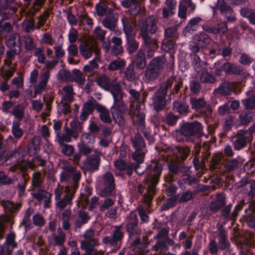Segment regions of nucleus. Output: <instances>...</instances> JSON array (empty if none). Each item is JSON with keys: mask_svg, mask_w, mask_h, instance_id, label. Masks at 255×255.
I'll return each instance as SVG.
<instances>
[{"mask_svg": "<svg viewBox=\"0 0 255 255\" xmlns=\"http://www.w3.org/2000/svg\"><path fill=\"white\" fill-rule=\"evenodd\" d=\"M210 149V147L206 142H204L202 146L200 144H195L193 150L195 155L193 162L195 168L197 169L200 167V163L205 164L207 161L209 169L213 174L217 176L212 180L215 184L212 186V190H215L222 186V179L221 177L223 176V169L222 168L223 164V155L222 153H216L212 156L211 160H209V157L211 156Z\"/></svg>", "mask_w": 255, "mask_h": 255, "instance_id": "nucleus-1", "label": "nucleus"}, {"mask_svg": "<svg viewBox=\"0 0 255 255\" xmlns=\"http://www.w3.org/2000/svg\"><path fill=\"white\" fill-rule=\"evenodd\" d=\"M183 82L180 78L176 77L168 78L154 93L152 97L153 109L157 113L163 111L166 107L168 99L166 98L168 90H170V96L178 94Z\"/></svg>", "mask_w": 255, "mask_h": 255, "instance_id": "nucleus-2", "label": "nucleus"}, {"mask_svg": "<svg viewBox=\"0 0 255 255\" xmlns=\"http://www.w3.org/2000/svg\"><path fill=\"white\" fill-rule=\"evenodd\" d=\"M110 92L114 99V104L110 109L112 117L115 123L120 126L124 125V115L128 112L127 106L123 101V96L125 93L122 91L120 85L117 83L112 84Z\"/></svg>", "mask_w": 255, "mask_h": 255, "instance_id": "nucleus-3", "label": "nucleus"}, {"mask_svg": "<svg viewBox=\"0 0 255 255\" xmlns=\"http://www.w3.org/2000/svg\"><path fill=\"white\" fill-rule=\"evenodd\" d=\"M203 127L201 123L195 121L180 124V128L175 130L176 139L179 142L194 141V137H201L203 135Z\"/></svg>", "mask_w": 255, "mask_h": 255, "instance_id": "nucleus-4", "label": "nucleus"}, {"mask_svg": "<svg viewBox=\"0 0 255 255\" xmlns=\"http://www.w3.org/2000/svg\"><path fill=\"white\" fill-rule=\"evenodd\" d=\"M5 45L9 50H6L5 55L9 61V65L14 60L16 55H19L21 51V43L19 34H14L5 38Z\"/></svg>", "mask_w": 255, "mask_h": 255, "instance_id": "nucleus-5", "label": "nucleus"}, {"mask_svg": "<svg viewBox=\"0 0 255 255\" xmlns=\"http://www.w3.org/2000/svg\"><path fill=\"white\" fill-rule=\"evenodd\" d=\"M165 59L163 56L156 57L152 59L146 66L145 77L149 81H153L158 77L161 70L165 66Z\"/></svg>", "mask_w": 255, "mask_h": 255, "instance_id": "nucleus-6", "label": "nucleus"}, {"mask_svg": "<svg viewBox=\"0 0 255 255\" xmlns=\"http://www.w3.org/2000/svg\"><path fill=\"white\" fill-rule=\"evenodd\" d=\"M189 103L191 108L203 117L205 122L208 123L209 120H212L213 110L209 105H207L203 98L191 97Z\"/></svg>", "mask_w": 255, "mask_h": 255, "instance_id": "nucleus-7", "label": "nucleus"}, {"mask_svg": "<svg viewBox=\"0 0 255 255\" xmlns=\"http://www.w3.org/2000/svg\"><path fill=\"white\" fill-rule=\"evenodd\" d=\"M103 187L100 191V196L106 197L112 195L115 188V178L112 173L107 172L103 174L102 177Z\"/></svg>", "mask_w": 255, "mask_h": 255, "instance_id": "nucleus-8", "label": "nucleus"}, {"mask_svg": "<svg viewBox=\"0 0 255 255\" xmlns=\"http://www.w3.org/2000/svg\"><path fill=\"white\" fill-rule=\"evenodd\" d=\"M138 219L137 213L134 211L130 212L127 217L126 223V231L128 233L129 238L139 233L138 228Z\"/></svg>", "mask_w": 255, "mask_h": 255, "instance_id": "nucleus-9", "label": "nucleus"}, {"mask_svg": "<svg viewBox=\"0 0 255 255\" xmlns=\"http://www.w3.org/2000/svg\"><path fill=\"white\" fill-rule=\"evenodd\" d=\"M140 32L154 34L157 30V20L153 15H149L138 22Z\"/></svg>", "mask_w": 255, "mask_h": 255, "instance_id": "nucleus-10", "label": "nucleus"}, {"mask_svg": "<svg viewBox=\"0 0 255 255\" xmlns=\"http://www.w3.org/2000/svg\"><path fill=\"white\" fill-rule=\"evenodd\" d=\"M223 13L222 15L220 14V11H218V17L221 16V20H218L217 19L214 18L213 16V19L214 21L219 22L218 23L216 24L214 26H211L207 24H203L201 25L202 29L206 32L209 33H213L217 37L219 36L220 40L222 41L223 40V22L222 21V17Z\"/></svg>", "mask_w": 255, "mask_h": 255, "instance_id": "nucleus-11", "label": "nucleus"}, {"mask_svg": "<svg viewBox=\"0 0 255 255\" xmlns=\"http://www.w3.org/2000/svg\"><path fill=\"white\" fill-rule=\"evenodd\" d=\"M231 240L240 249V255H250L248 250L250 247L249 241L245 237H240L237 233L231 236Z\"/></svg>", "mask_w": 255, "mask_h": 255, "instance_id": "nucleus-12", "label": "nucleus"}, {"mask_svg": "<svg viewBox=\"0 0 255 255\" xmlns=\"http://www.w3.org/2000/svg\"><path fill=\"white\" fill-rule=\"evenodd\" d=\"M66 194L60 200L56 201V208L59 211H62L68 205L71 206L72 205V201L75 197V193L69 190V187H65Z\"/></svg>", "mask_w": 255, "mask_h": 255, "instance_id": "nucleus-13", "label": "nucleus"}, {"mask_svg": "<svg viewBox=\"0 0 255 255\" xmlns=\"http://www.w3.org/2000/svg\"><path fill=\"white\" fill-rule=\"evenodd\" d=\"M101 159L98 154H91L88 156L84 162L85 170L93 172L99 169Z\"/></svg>", "mask_w": 255, "mask_h": 255, "instance_id": "nucleus-14", "label": "nucleus"}, {"mask_svg": "<svg viewBox=\"0 0 255 255\" xmlns=\"http://www.w3.org/2000/svg\"><path fill=\"white\" fill-rule=\"evenodd\" d=\"M131 64H134L137 70H143L146 66L145 50L140 49L132 58Z\"/></svg>", "mask_w": 255, "mask_h": 255, "instance_id": "nucleus-15", "label": "nucleus"}, {"mask_svg": "<svg viewBox=\"0 0 255 255\" xmlns=\"http://www.w3.org/2000/svg\"><path fill=\"white\" fill-rule=\"evenodd\" d=\"M97 244L98 240L94 238L88 241H82L81 247L85 251L84 255H98V250L94 248Z\"/></svg>", "mask_w": 255, "mask_h": 255, "instance_id": "nucleus-16", "label": "nucleus"}, {"mask_svg": "<svg viewBox=\"0 0 255 255\" xmlns=\"http://www.w3.org/2000/svg\"><path fill=\"white\" fill-rule=\"evenodd\" d=\"M17 10V7L14 6H11L7 3H3L0 6V16L2 17V20L12 18Z\"/></svg>", "mask_w": 255, "mask_h": 255, "instance_id": "nucleus-17", "label": "nucleus"}, {"mask_svg": "<svg viewBox=\"0 0 255 255\" xmlns=\"http://www.w3.org/2000/svg\"><path fill=\"white\" fill-rule=\"evenodd\" d=\"M181 165L175 163H170L168 164V169L169 173L164 175V180L167 183H171L175 180V175H178L180 170Z\"/></svg>", "mask_w": 255, "mask_h": 255, "instance_id": "nucleus-18", "label": "nucleus"}, {"mask_svg": "<svg viewBox=\"0 0 255 255\" xmlns=\"http://www.w3.org/2000/svg\"><path fill=\"white\" fill-rule=\"evenodd\" d=\"M203 21L204 19L200 16L192 18L184 27L183 32L185 33H192L197 31L199 26L202 25L200 24V23Z\"/></svg>", "mask_w": 255, "mask_h": 255, "instance_id": "nucleus-19", "label": "nucleus"}, {"mask_svg": "<svg viewBox=\"0 0 255 255\" xmlns=\"http://www.w3.org/2000/svg\"><path fill=\"white\" fill-rule=\"evenodd\" d=\"M123 31L126 37L135 35L134 32V24L132 20L128 17L124 16L121 19Z\"/></svg>", "mask_w": 255, "mask_h": 255, "instance_id": "nucleus-20", "label": "nucleus"}, {"mask_svg": "<svg viewBox=\"0 0 255 255\" xmlns=\"http://www.w3.org/2000/svg\"><path fill=\"white\" fill-rule=\"evenodd\" d=\"M224 15L226 16V21L224 20V33L225 30L227 31L228 29L229 24L234 23L236 20L235 13L233 12L232 8L226 4L224 2Z\"/></svg>", "mask_w": 255, "mask_h": 255, "instance_id": "nucleus-21", "label": "nucleus"}, {"mask_svg": "<svg viewBox=\"0 0 255 255\" xmlns=\"http://www.w3.org/2000/svg\"><path fill=\"white\" fill-rule=\"evenodd\" d=\"M29 178L30 177L27 173H22L21 177L18 180L16 185L19 197H23L25 195V192Z\"/></svg>", "mask_w": 255, "mask_h": 255, "instance_id": "nucleus-22", "label": "nucleus"}, {"mask_svg": "<svg viewBox=\"0 0 255 255\" xmlns=\"http://www.w3.org/2000/svg\"><path fill=\"white\" fill-rule=\"evenodd\" d=\"M130 140L134 149H146L145 140L139 133H135L133 136H131Z\"/></svg>", "mask_w": 255, "mask_h": 255, "instance_id": "nucleus-23", "label": "nucleus"}, {"mask_svg": "<svg viewBox=\"0 0 255 255\" xmlns=\"http://www.w3.org/2000/svg\"><path fill=\"white\" fill-rule=\"evenodd\" d=\"M189 106L182 101H175L173 103L172 110L174 113H177L180 115L186 116L189 112Z\"/></svg>", "mask_w": 255, "mask_h": 255, "instance_id": "nucleus-24", "label": "nucleus"}, {"mask_svg": "<svg viewBox=\"0 0 255 255\" xmlns=\"http://www.w3.org/2000/svg\"><path fill=\"white\" fill-rule=\"evenodd\" d=\"M135 36H130L126 38V50L129 55L135 53L139 47V42L135 39Z\"/></svg>", "mask_w": 255, "mask_h": 255, "instance_id": "nucleus-25", "label": "nucleus"}, {"mask_svg": "<svg viewBox=\"0 0 255 255\" xmlns=\"http://www.w3.org/2000/svg\"><path fill=\"white\" fill-rule=\"evenodd\" d=\"M194 39L197 43V44L201 47H205L210 44L212 39L210 36L204 32H201L199 34L194 35Z\"/></svg>", "mask_w": 255, "mask_h": 255, "instance_id": "nucleus-26", "label": "nucleus"}, {"mask_svg": "<svg viewBox=\"0 0 255 255\" xmlns=\"http://www.w3.org/2000/svg\"><path fill=\"white\" fill-rule=\"evenodd\" d=\"M32 196L38 201H41L43 199H45V207H49L48 204L50 202L51 194L43 189H39L36 193L31 194Z\"/></svg>", "mask_w": 255, "mask_h": 255, "instance_id": "nucleus-27", "label": "nucleus"}, {"mask_svg": "<svg viewBox=\"0 0 255 255\" xmlns=\"http://www.w3.org/2000/svg\"><path fill=\"white\" fill-rule=\"evenodd\" d=\"M224 71L229 75H241L243 73V68L230 62L224 63Z\"/></svg>", "mask_w": 255, "mask_h": 255, "instance_id": "nucleus-28", "label": "nucleus"}, {"mask_svg": "<svg viewBox=\"0 0 255 255\" xmlns=\"http://www.w3.org/2000/svg\"><path fill=\"white\" fill-rule=\"evenodd\" d=\"M90 219L91 217L87 212L80 210L78 212L77 219L75 222L76 228H81L83 225L86 224Z\"/></svg>", "mask_w": 255, "mask_h": 255, "instance_id": "nucleus-29", "label": "nucleus"}, {"mask_svg": "<svg viewBox=\"0 0 255 255\" xmlns=\"http://www.w3.org/2000/svg\"><path fill=\"white\" fill-rule=\"evenodd\" d=\"M72 182L70 186H66L65 187H69V190L76 193L77 190L79 187V182L81 179L82 174L80 171H77L76 169L75 171L72 175Z\"/></svg>", "mask_w": 255, "mask_h": 255, "instance_id": "nucleus-30", "label": "nucleus"}, {"mask_svg": "<svg viewBox=\"0 0 255 255\" xmlns=\"http://www.w3.org/2000/svg\"><path fill=\"white\" fill-rule=\"evenodd\" d=\"M41 141L37 138H34L26 146L27 153L30 156L35 155L40 149Z\"/></svg>", "mask_w": 255, "mask_h": 255, "instance_id": "nucleus-31", "label": "nucleus"}, {"mask_svg": "<svg viewBox=\"0 0 255 255\" xmlns=\"http://www.w3.org/2000/svg\"><path fill=\"white\" fill-rule=\"evenodd\" d=\"M76 167L72 165H65L62 167V171L60 174V181L61 182L67 181L75 171Z\"/></svg>", "mask_w": 255, "mask_h": 255, "instance_id": "nucleus-32", "label": "nucleus"}, {"mask_svg": "<svg viewBox=\"0 0 255 255\" xmlns=\"http://www.w3.org/2000/svg\"><path fill=\"white\" fill-rule=\"evenodd\" d=\"M117 21L118 18L117 17L112 14L109 13L103 20L102 23L105 27L110 30H114L116 28Z\"/></svg>", "mask_w": 255, "mask_h": 255, "instance_id": "nucleus-33", "label": "nucleus"}, {"mask_svg": "<svg viewBox=\"0 0 255 255\" xmlns=\"http://www.w3.org/2000/svg\"><path fill=\"white\" fill-rule=\"evenodd\" d=\"M97 84L101 88L107 91L111 90V80L110 78L105 74H102L96 80Z\"/></svg>", "mask_w": 255, "mask_h": 255, "instance_id": "nucleus-34", "label": "nucleus"}, {"mask_svg": "<svg viewBox=\"0 0 255 255\" xmlns=\"http://www.w3.org/2000/svg\"><path fill=\"white\" fill-rule=\"evenodd\" d=\"M200 82L203 84H213L216 81V77L210 73L207 69L198 74Z\"/></svg>", "mask_w": 255, "mask_h": 255, "instance_id": "nucleus-35", "label": "nucleus"}, {"mask_svg": "<svg viewBox=\"0 0 255 255\" xmlns=\"http://www.w3.org/2000/svg\"><path fill=\"white\" fill-rule=\"evenodd\" d=\"M147 152V149H134V151L131 154L132 159L135 161V164H140L144 162L145 156Z\"/></svg>", "mask_w": 255, "mask_h": 255, "instance_id": "nucleus-36", "label": "nucleus"}, {"mask_svg": "<svg viewBox=\"0 0 255 255\" xmlns=\"http://www.w3.org/2000/svg\"><path fill=\"white\" fill-rule=\"evenodd\" d=\"M223 206V192L217 194L216 199L210 205V210L213 212L218 211Z\"/></svg>", "mask_w": 255, "mask_h": 255, "instance_id": "nucleus-37", "label": "nucleus"}, {"mask_svg": "<svg viewBox=\"0 0 255 255\" xmlns=\"http://www.w3.org/2000/svg\"><path fill=\"white\" fill-rule=\"evenodd\" d=\"M27 154L26 147L24 146L21 142L13 150L11 151L10 156L20 159L23 158Z\"/></svg>", "mask_w": 255, "mask_h": 255, "instance_id": "nucleus-38", "label": "nucleus"}, {"mask_svg": "<svg viewBox=\"0 0 255 255\" xmlns=\"http://www.w3.org/2000/svg\"><path fill=\"white\" fill-rule=\"evenodd\" d=\"M191 59L192 60V63L194 69L195 71L198 73V74L202 72L204 70L207 69V64L201 60L199 56H195L193 59Z\"/></svg>", "mask_w": 255, "mask_h": 255, "instance_id": "nucleus-39", "label": "nucleus"}, {"mask_svg": "<svg viewBox=\"0 0 255 255\" xmlns=\"http://www.w3.org/2000/svg\"><path fill=\"white\" fill-rule=\"evenodd\" d=\"M178 195L170 197L165 200L162 204L161 209L162 211H167L175 207L178 203Z\"/></svg>", "mask_w": 255, "mask_h": 255, "instance_id": "nucleus-40", "label": "nucleus"}, {"mask_svg": "<svg viewBox=\"0 0 255 255\" xmlns=\"http://www.w3.org/2000/svg\"><path fill=\"white\" fill-rule=\"evenodd\" d=\"M24 110L25 106L23 104L19 103L12 108V114L15 118L20 121L24 117Z\"/></svg>", "mask_w": 255, "mask_h": 255, "instance_id": "nucleus-41", "label": "nucleus"}, {"mask_svg": "<svg viewBox=\"0 0 255 255\" xmlns=\"http://www.w3.org/2000/svg\"><path fill=\"white\" fill-rule=\"evenodd\" d=\"M240 162L236 159H224V168L226 171L230 172L238 168L240 166Z\"/></svg>", "mask_w": 255, "mask_h": 255, "instance_id": "nucleus-42", "label": "nucleus"}, {"mask_svg": "<svg viewBox=\"0 0 255 255\" xmlns=\"http://www.w3.org/2000/svg\"><path fill=\"white\" fill-rule=\"evenodd\" d=\"M33 211L30 208H28L25 212L24 217L22 219V224L24 227L26 231L31 229L33 226L30 220V216L33 213Z\"/></svg>", "mask_w": 255, "mask_h": 255, "instance_id": "nucleus-43", "label": "nucleus"}, {"mask_svg": "<svg viewBox=\"0 0 255 255\" xmlns=\"http://www.w3.org/2000/svg\"><path fill=\"white\" fill-rule=\"evenodd\" d=\"M245 218L248 226L251 228H255V212L252 209H246Z\"/></svg>", "mask_w": 255, "mask_h": 255, "instance_id": "nucleus-44", "label": "nucleus"}, {"mask_svg": "<svg viewBox=\"0 0 255 255\" xmlns=\"http://www.w3.org/2000/svg\"><path fill=\"white\" fill-rule=\"evenodd\" d=\"M176 43L174 40L165 39L162 43V49L166 52L173 53L176 49Z\"/></svg>", "mask_w": 255, "mask_h": 255, "instance_id": "nucleus-45", "label": "nucleus"}, {"mask_svg": "<svg viewBox=\"0 0 255 255\" xmlns=\"http://www.w3.org/2000/svg\"><path fill=\"white\" fill-rule=\"evenodd\" d=\"M178 27L177 26H174L168 27L164 30V36L165 39H169V40H176L178 36L177 32Z\"/></svg>", "mask_w": 255, "mask_h": 255, "instance_id": "nucleus-46", "label": "nucleus"}, {"mask_svg": "<svg viewBox=\"0 0 255 255\" xmlns=\"http://www.w3.org/2000/svg\"><path fill=\"white\" fill-rule=\"evenodd\" d=\"M18 121H13L12 123L11 132L16 139H19L23 134V130L20 127Z\"/></svg>", "mask_w": 255, "mask_h": 255, "instance_id": "nucleus-47", "label": "nucleus"}, {"mask_svg": "<svg viewBox=\"0 0 255 255\" xmlns=\"http://www.w3.org/2000/svg\"><path fill=\"white\" fill-rule=\"evenodd\" d=\"M50 77V73L48 71H45L41 75V80L37 85L34 86L40 91L43 92L46 86Z\"/></svg>", "mask_w": 255, "mask_h": 255, "instance_id": "nucleus-48", "label": "nucleus"}, {"mask_svg": "<svg viewBox=\"0 0 255 255\" xmlns=\"http://www.w3.org/2000/svg\"><path fill=\"white\" fill-rule=\"evenodd\" d=\"M43 182L41 173L40 172L37 171L33 173L31 186L33 188H41Z\"/></svg>", "mask_w": 255, "mask_h": 255, "instance_id": "nucleus-49", "label": "nucleus"}, {"mask_svg": "<svg viewBox=\"0 0 255 255\" xmlns=\"http://www.w3.org/2000/svg\"><path fill=\"white\" fill-rule=\"evenodd\" d=\"M125 76L129 81H133L137 78V76L135 71L134 64H129L125 73Z\"/></svg>", "mask_w": 255, "mask_h": 255, "instance_id": "nucleus-50", "label": "nucleus"}, {"mask_svg": "<svg viewBox=\"0 0 255 255\" xmlns=\"http://www.w3.org/2000/svg\"><path fill=\"white\" fill-rule=\"evenodd\" d=\"M139 167L138 164H135L134 162L129 163L127 164L126 168L125 169L126 171L125 173L128 176H131L133 171H135L137 174L142 175L144 173V171L139 172L138 169Z\"/></svg>", "mask_w": 255, "mask_h": 255, "instance_id": "nucleus-51", "label": "nucleus"}, {"mask_svg": "<svg viewBox=\"0 0 255 255\" xmlns=\"http://www.w3.org/2000/svg\"><path fill=\"white\" fill-rule=\"evenodd\" d=\"M102 242L106 245H109L117 249L121 248V242L115 239L112 236L105 237L102 239Z\"/></svg>", "mask_w": 255, "mask_h": 255, "instance_id": "nucleus-52", "label": "nucleus"}, {"mask_svg": "<svg viewBox=\"0 0 255 255\" xmlns=\"http://www.w3.org/2000/svg\"><path fill=\"white\" fill-rule=\"evenodd\" d=\"M58 235H56L54 237L55 245L56 246H63L65 242L66 234L62 231L60 227L57 229Z\"/></svg>", "mask_w": 255, "mask_h": 255, "instance_id": "nucleus-53", "label": "nucleus"}, {"mask_svg": "<svg viewBox=\"0 0 255 255\" xmlns=\"http://www.w3.org/2000/svg\"><path fill=\"white\" fill-rule=\"evenodd\" d=\"M213 12V16L214 18L218 20H221V16L218 17V11H220V14L223 12V0H217L216 5L214 7H212Z\"/></svg>", "mask_w": 255, "mask_h": 255, "instance_id": "nucleus-54", "label": "nucleus"}, {"mask_svg": "<svg viewBox=\"0 0 255 255\" xmlns=\"http://www.w3.org/2000/svg\"><path fill=\"white\" fill-rule=\"evenodd\" d=\"M242 103L245 109L249 110L255 109V95L242 100Z\"/></svg>", "mask_w": 255, "mask_h": 255, "instance_id": "nucleus-55", "label": "nucleus"}, {"mask_svg": "<svg viewBox=\"0 0 255 255\" xmlns=\"http://www.w3.org/2000/svg\"><path fill=\"white\" fill-rule=\"evenodd\" d=\"M198 80H192L189 82V89L192 93L194 94H199L202 88V85Z\"/></svg>", "mask_w": 255, "mask_h": 255, "instance_id": "nucleus-56", "label": "nucleus"}, {"mask_svg": "<svg viewBox=\"0 0 255 255\" xmlns=\"http://www.w3.org/2000/svg\"><path fill=\"white\" fill-rule=\"evenodd\" d=\"M177 195H178V203H179L189 201L192 198L195 197L193 191L189 190H187L183 192L180 196L179 194H177Z\"/></svg>", "mask_w": 255, "mask_h": 255, "instance_id": "nucleus-57", "label": "nucleus"}, {"mask_svg": "<svg viewBox=\"0 0 255 255\" xmlns=\"http://www.w3.org/2000/svg\"><path fill=\"white\" fill-rule=\"evenodd\" d=\"M142 246L140 237L136 238L129 246L128 249L131 253L142 252L140 247Z\"/></svg>", "mask_w": 255, "mask_h": 255, "instance_id": "nucleus-58", "label": "nucleus"}, {"mask_svg": "<svg viewBox=\"0 0 255 255\" xmlns=\"http://www.w3.org/2000/svg\"><path fill=\"white\" fill-rule=\"evenodd\" d=\"M79 48L81 55H82L86 59L90 58L92 56L93 52L92 50L88 48L86 45L80 44Z\"/></svg>", "mask_w": 255, "mask_h": 255, "instance_id": "nucleus-59", "label": "nucleus"}, {"mask_svg": "<svg viewBox=\"0 0 255 255\" xmlns=\"http://www.w3.org/2000/svg\"><path fill=\"white\" fill-rule=\"evenodd\" d=\"M23 42L25 45V48L27 50H32L35 48L34 45L33 39L29 35H26L22 37Z\"/></svg>", "mask_w": 255, "mask_h": 255, "instance_id": "nucleus-60", "label": "nucleus"}, {"mask_svg": "<svg viewBox=\"0 0 255 255\" xmlns=\"http://www.w3.org/2000/svg\"><path fill=\"white\" fill-rule=\"evenodd\" d=\"M62 144L63 145H60L61 147V152L67 157H70L72 155L75 150L74 147L68 144Z\"/></svg>", "mask_w": 255, "mask_h": 255, "instance_id": "nucleus-61", "label": "nucleus"}, {"mask_svg": "<svg viewBox=\"0 0 255 255\" xmlns=\"http://www.w3.org/2000/svg\"><path fill=\"white\" fill-rule=\"evenodd\" d=\"M150 167L153 172V174L161 176L163 170V165L162 163L158 162H154L150 165Z\"/></svg>", "mask_w": 255, "mask_h": 255, "instance_id": "nucleus-62", "label": "nucleus"}, {"mask_svg": "<svg viewBox=\"0 0 255 255\" xmlns=\"http://www.w3.org/2000/svg\"><path fill=\"white\" fill-rule=\"evenodd\" d=\"M70 126L72 129L77 132L78 135L82 132V123L80 122L78 119L72 120L70 123Z\"/></svg>", "mask_w": 255, "mask_h": 255, "instance_id": "nucleus-63", "label": "nucleus"}, {"mask_svg": "<svg viewBox=\"0 0 255 255\" xmlns=\"http://www.w3.org/2000/svg\"><path fill=\"white\" fill-rule=\"evenodd\" d=\"M247 145V141L243 137L237 138L234 142V146L235 150H240Z\"/></svg>", "mask_w": 255, "mask_h": 255, "instance_id": "nucleus-64", "label": "nucleus"}]
</instances>
